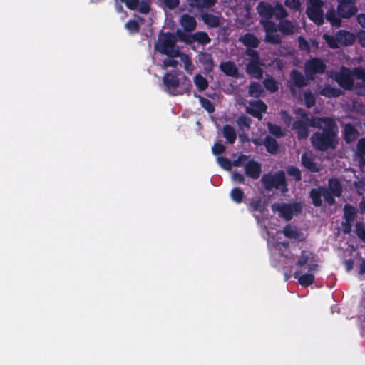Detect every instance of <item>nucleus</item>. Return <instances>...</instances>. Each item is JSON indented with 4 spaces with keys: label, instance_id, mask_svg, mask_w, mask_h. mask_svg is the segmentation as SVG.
<instances>
[{
    "label": "nucleus",
    "instance_id": "obj_1",
    "mask_svg": "<svg viewBox=\"0 0 365 365\" xmlns=\"http://www.w3.org/2000/svg\"><path fill=\"white\" fill-rule=\"evenodd\" d=\"M311 127L318 130L312 133L310 142L312 147L319 151L334 150L339 144V129L335 120L330 117L312 118L309 120Z\"/></svg>",
    "mask_w": 365,
    "mask_h": 365
},
{
    "label": "nucleus",
    "instance_id": "obj_2",
    "mask_svg": "<svg viewBox=\"0 0 365 365\" xmlns=\"http://www.w3.org/2000/svg\"><path fill=\"white\" fill-rule=\"evenodd\" d=\"M163 83L166 91L173 95L190 93L192 87L191 81L187 76H184L180 81L175 72H167L163 77Z\"/></svg>",
    "mask_w": 365,
    "mask_h": 365
},
{
    "label": "nucleus",
    "instance_id": "obj_3",
    "mask_svg": "<svg viewBox=\"0 0 365 365\" xmlns=\"http://www.w3.org/2000/svg\"><path fill=\"white\" fill-rule=\"evenodd\" d=\"M177 38L171 32H161L158 36V42L155 44V50L168 57H179L181 54L179 48H176Z\"/></svg>",
    "mask_w": 365,
    "mask_h": 365
},
{
    "label": "nucleus",
    "instance_id": "obj_4",
    "mask_svg": "<svg viewBox=\"0 0 365 365\" xmlns=\"http://www.w3.org/2000/svg\"><path fill=\"white\" fill-rule=\"evenodd\" d=\"M261 181L264 189L267 191L275 188L280 189L282 193L288 192V185L285 173L282 170L276 172L274 175L271 173L264 174L261 178Z\"/></svg>",
    "mask_w": 365,
    "mask_h": 365
},
{
    "label": "nucleus",
    "instance_id": "obj_5",
    "mask_svg": "<svg viewBox=\"0 0 365 365\" xmlns=\"http://www.w3.org/2000/svg\"><path fill=\"white\" fill-rule=\"evenodd\" d=\"M326 195V202L329 206L336 203L334 197H340L343 192V186L338 178H331L328 180V186L323 188Z\"/></svg>",
    "mask_w": 365,
    "mask_h": 365
},
{
    "label": "nucleus",
    "instance_id": "obj_6",
    "mask_svg": "<svg viewBox=\"0 0 365 365\" xmlns=\"http://www.w3.org/2000/svg\"><path fill=\"white\" fill-rule=\"evenodd\" d=\"M272 210L274 212H279V216L287 221L292 219L294 214L301 213L302 207L299 202H294L292 204L282 203L272 205Z\"/></svg>",
    "mask_w": 365,
    "mask_h": 365
},
{
    "label": "nucleus",
    "instance_id": "obj_7",
    "mask_svg": "<svg viewBox=\"0 0 365 365\" xmlns=\"http://www.w3.org/2000/svg\"><path fill=\"white\" fill-rule=\"evenodd\" d=\"M327 66L319 58L313 57L304 63V73L309 80H314L317 74L322 75L325 73Z\"/></svg>",
    "mask_w": 365,
    "mask_h": 365
},
{
    "label": "nucleus",
    "instance_id": "obj_8",
    "mask_svg": "<svg viewBox=\"0 0 365 365\" xmlns=\"http://www.w3.org/2000/svg\"><path fill=\"white\" fill-rule=\"evenodd\" d=\"M260 24L263 26L265 32V41L273 45H278L282 42V37L277 34L278 31V24H276L270 19H262Z\"/></svg>",
    "mask_w": 365,
    "mask_h": 365
},
{
    "label": "nucleus",
    "instance_id": "obj_9",
    "mask_svg": "<svg viewBox=\"0 0 365 365\" xmlns=\"http://www.w3.org/2000/svg\"><path fill=\"white\" fill-rule=\"evenodd\" d=\"M334 80L344 89L348 91L353 89L354 81L351 71L349 68L341 66L340 71L335 73Z\"/></svg>",
    "mask_w": 365,
    "mask_h": 365
},
{
    "label": "nucleus",
    "instance_id": "obj_10",
    "mask_svg": "<svg viewBox=\"0 0 365 365\" xmlns=\"http://www.w3.org/2000/svg\"><path fill=\"white\" fill-rule=\"evenodd\" d=\"M337 9L339 16L343 19H349L354 16L358 9L356 6V0H336Z\"/></svg>",
    "mask_w": 365,
    "mask_h": 365
},
{
    "label": "nucleus",
    "instance_id": "obj_11",
    "mask_svg": "<svg viewBox=\"0 0 365 365\" xmlns=\"http://www.w3.org/2000/svg\"><path fill=\"white\" fill-rule=\"evenodd\" d=\"M290 83L289 89L293 93L295 92V88H303L308 85L309 79L307 76H304L297 69H292L289 74Z\"/></svg>",
    "mask_w": 365,
    "mask_h": 365
},
{
    "label": "nucleus",
    "instance_id": "obj_12",
    "mask_svg": "<svg viewBox=\"0 0 365 365\" xmlns=\"http://www.w3.org/2000/svg\"><path fill=\"white\" fill-rule=\"evenodd\" d=\"M249 107H247L246 112L255 118L261 120L262 113H265L267 109L266 103L262 100H252L249 102Z\"/></svg>",
    "mask_w": 365,
    "mask_h": 365
},
{
    "label": "nucleus",
    "instance_id": "obj_13",
    "mask_svg": "<svg viewBox=\"0 0 365 365\" xmlns=\"http://www.w3.org/2000/svg\"><path fill=\"white\" fill-rule=\"evenodd\" d=\"M245 173L247 177L257 180L261 175L262 165L257 161L250 160L245 165Z\"/></svg>",
    "mask_w": 365,
    "mask_h": 365
},
{
    "label": "nucleus",
    "instance_id": "obj_14",
    "mask_svg": "<svg viewBox=\"0 0 365 365\" xmlns=\"http://www.w3.org/2000/svg\"><path fill=\"white\" fill-rule=\"evenodd\" d=\"M342 135L344 141L349 144L354 142L359 135V132L351 123H346L343 128Z\"/></svg>",
    "mask_w": 365,
    "mask_h": 365
},
{
    "label": "nucleus",
    "instance_id": "obj_15",
    "mask_svg": "<svg viewBox=\"0 0 365 365\" xmlns=\"http://www.w3.org/2000/svg\"><path fill=\"white\" fill-rule=\"evenodd\" d=\"M324 186H319L317 188H312L309 191V197L312 200V205L316 207L322 206V197H324L326 201L325 192L323 190Z\"/></svg>",
    "mask_w": 365,
    "mask_h": 365
},
{
    "label": "nucleus",
    "instance_id": "obj_16",
    "mask_svg": "<svg viewBox=\"0 0 365 365\" xmlns=\"http://www.w3.org/2000/svg\"><path fill=\"white\" fill-rule=\"evenodd\" d=\"M198 61L203 66L205 73H208L213 71L215 64L210 53L204 51L200 52L198 53Z\"/></svg>",
    "mask_w": 365,
    "mask_h": 365
},
{
    "label": "nucleus",
    "instance_id": "obj_17",
    "mask_svg": "<svg viewBox=\"0 0 365 365\" xmlns=\"http://www.w3.org/2000/svg\"><path fill=\"white\" fill-rule=\"evenodd\" d=\"M306 14L308 18L317 25L324 23V13L322 8L307 7Z\"/></svg>",
    "mask_w": 365,
    "mask_h": 365
},
{
    "label": "nucleus",
    "instance_id": "obj_18",
    "mask_svg": "<svg viewBox=\"0 0 365 365\" xmlns=\"http://www.w3.org/2000/svg\"><path fill=\"white\" fill-rule=\"evenodd\" d=\"M238 41L245 46L247 48H256L260 43V41L253 34L250 33L241 35Z\"/></svg>",
    "mask_w": 365,
    "mask_h": 365
},
{
    "label": "nucleus",
    "instance_id": "obj_19",
    "mask_svg": "<svg viewBox=\"0 0 365 365\" xmlns=\"http://www.w3.org/2000/svg\"><path fill=\"white\" fill-rule=\"evenodd\" d=\"M180 24L187 32H192L195 30L197 27L196 19L188 14H184L181 16Z\"/></svg>",
    "mask_w": 365,
    "mask_h": 365
},
{
    "label": "nucleus",
    "instance_id": "obj_20",
    "mask_svg": "<svg viewBox=\"0 0 365 365\" xmlns=\"http://www.w3.org/2000/svg\"><path fill=\"white\" fill-rule=\"evenodd\" d=\"M293 129L297 130L299 140L306 139L309 134L308 125L302 120H297L293 123Z\"/></svg>",
    "mask_w": 365,
    "mask_h": 365
},
{
    "label": "nucleus",
    "instance_id": "obj_21",
    "mask_svg": "<svg viewBox=\"0 0 365 365\" xmlns=\"http://www.w3.org/2000/svg\"><path fill=\"white\" fill-rule=\"evenodd\" d=\"M267 202L260 197L252 199L248 204V210L250 212H258L263 214L267 210Z\"/></svg>",
    "mask_w": 365,
    "mask_h": 365
},
{
    "label": "nucleus",
    "instance_id": "obj_22",
    "mask_svg": "<svg viewBox=\"0 0 365 365\" xmlns=\"http://www.w3.org/2000/svg\"><path fill=\"white\" fill-rule=\"evenodd\" d=\"M220 69L227 76L237 77L238 75V68L237 66L234 62L230 61L221 62L220 64Z\"/></svg>",
    "mask_w": 365,
    "mask_h": 365
},
{
    "label": "nucleus",
    "instance_id": "obj_23",
    "mask_svg": "<svg viewBox=\"0 0 365 365\" xmlns=\"http://www.w3.org/2000/svg\"><path fill=\"white\" fill-rule=\"evenodd\" d=\"M259 62H249L246 66L247 73L252 78L261 79L263 76V69L259 66Z\"/></svg>",
    "mask_w": 365,
    "mask_h": 365
},
{
    "label": "nucleus",
    "instance_id": "obj_24",
    "mask_svg": "<svg viewBox=\"0 0 365 365\" xmlns=\"http://www.w3.org/2000/svg\"><path fill=\"white\" fill-rule=\"evenodd\" d=\"M200 18L208 28H217L220 25V17L207 12L201 14Z\"/></svg>",
    "mask_w": 365,
    "mask_h": 365
},
{
    "label": "nucleus",
    "instance_id": "obj_25",
    "mask_svg": "<svg viewBox=\"0 0 365 365\" xmlns=\"http://www.w3.org/2000/svg\"><path fill=\"white\" fill-rule=\"evenodd\" d=\"M339 45L347 46L352 45L355 41L353 34L345 30H339L336 32Z\"/></svg>",
    "mask_w": 365,
    "mask_h": 365
},
{
    "label": "nucleus",
    "instance_id": "obj_26",
    "mask_svg": "<svg viewBox=\"0 0 365 365\" xmlns=\"http://www.w3.org/2000/svg\"><path fill=\"white\" fill-rule=\"evenodd\" d=\"M257 9L260 16L266 19H270L274 16V8L267 2H259L257 6Z\"/></svg>",
    "mask_w": 365,
    "mask_h": 365
},
{
    "label": "nucleus",
    "instance_id": "obj_27",
    "mask_svg": "<svg viewBox=\"0 0 365 365\" xmlns=\"http://www.w3.org/2000/svg\"><path fill=\"white\" fill-rule=\"evenodd\" d=\"M294 277L298 280V283L304 287H307L312 284L314 282L315 277L313 274L306 273L301 274L299 271H296L294 273Z\"/></svg>",
    "mask_w": 365,
    "mask_h": 365
},
{
    "label": "nucleus",
    "instance_id": "obj_28",
    "mask_svg": "<svg viewBox=\"0 0 365 365\" xmlns=\"http://www.w3.org/2000/svg\"><path fill=\"white\" fill-rule=\"evenodd\" d=\"M187 1L190 7L202 11L203 9H210L214 6L217 0H187Z\"/></svg>",
    "mask_w": 365,
    "mask_h": 365
},
{
    "label": "nucleus",
    "instance_id": "obj_29",
    "mask_svg": "<svg viewBox=\"0 0 365 365\" xmlns=\"http://www.w3.org/2000/svg\"><path fill=\"white\" fill-rule=\"evenodd\" d=\"M302 165L311 172L317 173L319 171V167L314 162V159L307 153L302 155Z\"/></svg>",
    "mask_w": 365,
    "mask_h": 365
},
{
    "label": "nucleus",
    "instance_id": "obj_30",
    "mask_svg": "<svg viewBox=\"0 0 365 365\" xmlns=\"http://www.w3.org/2000/svg\"><path fill=\"white\" fill-rule=\"evenodd\" d=\"M282 233L289 239H294L299 241L304 240L303 234L299 232L295 227L291 225H287L283 229Z\"/></svg>",
    "mask_w": 365,
    "mask_h": 365
},
{
    "label": "nucleus",
    "instance_id": "obj_31",
    "mask_svg": "<svg viewBox=\"0 0 365 365\" xmlns=\"http://www.w3.org/2000/svg\"><path fill=\"white\" fill-rule=\"evenodd\" d=\"M263 145L265 146L266 150L272 155L277 154L279 150V144L277 140L270 135L265 136Z\"/></svg>",
    "mask_w": 365,
    "mask_h": 365
},
{
    "label": "nucleus",
    "instance_id": "obj_32",
    "mask_svg": "<svg viewBox=\"0 0 365 365\" xmlns=\"http://www.w3.org/2000/svg\"><path fill=\"white\" fill-rule=\"evenodd\" d=\"M341 89L332 87L330 85H326L319 91V94L327 98H336L342 95Z\"/></svg>",
    "mask_w": 365,
    "mask_h": 365
},
{
    "label": "nucleus",
    "instance_id": "obj_33",
    "mask_svg": "<svg viewBox=\"0 0 365 365\" xmlns=\"http://www.w3.org/2000/svg\"><path fill=\"white\" fill-rule=\"evenodd\" d=\"M278 30L284 36L294 33V26L289 20H281L278 24Z\"/></svg>",
    "mask_w": 365,
    "mask_h": 365
},
{
    "label": "nucleus",
    "instance_id": "obj_34",
    "mask_svg": "<svg viewBox=\"0 0 365 365\" xmlns=\"http://www.w3.org/2000/svg\"><path fill=\"white\" fill-rule=\"evenodd\" d=\"M223 136L230 144H233L237 138L235 130L230 125H225L222 128Z\"/></svg>",
    "mask_w": 365,
    "mask_h": 365
},
{
    "label": "nucleus",
    "instance_id": "obj_35",
    "mask_svg": "<svg viewBox=\"0 0 365 365\" xmlns=\"http://www.w3.org/2000/svg\"><path fill=\"white\" fill-rule=\"evenodd\" d=\"M341 16L338 13V9H329L326 14V19L332 26H339L341 25Z\"/></svg>",
    "mask_w": 365,
    "mask_h": 365
},
{
    "label": "nucleus",
    "instance_id": "obj_36",
    "mask_svg": "<svg viewBox=\"0 0 365 365\" xmlns=\"http://www.w3.org/2000/svg\"><path fill=\"white\" fill-rule=\"evenodd\" d=\"M191 38L202 46H206L211 41V38L205 31H197L191 34Z\"/></svg>",
    "mask_w": 365,
    "mask_h": 365
},
{
    "label": "nucleus",
    "instance_id": "obj_37",
    "mask_svg": "<svg viewBox=\"0 0 365 365\" xmlns=\"http://www.w3.org/2000/svg\"><path fill=\"white\" fill-rule=\"evenodd\" d=\"M264 93V90L262 86L257 82H252L250 83L248 88V94L251 97L259 98Z\"/></svg>",
    "mask_w": 365,
    "mask_h": 365
},
{
    "label": "nucleus",
    "instance_id": "obj_38",
    "mask_svg": "<svg viewBox=\"0 0 365 365\" xmlns=\"http://www.w3.org/2000/svg\"><path fill=\"white\" fill-rule=\"evenodd\" d=\"M263 85L268 91L272 93L279 90V83L272 77L265 78L263 81Z\"/></svg>",
    "mask_w": 365,
    "mask_h": 365
},
{
    "label": "nucleus",
    "instance_id": "obj_39",
    "mask_svg": "<svg viewBox=\"0 0 365 365\" xmlns=\"http://www.w3.org/2000/svg\"><path fill=\"white\" fill-rule=\"evenodd\" d=\"M313 253L307 250H302L296 262V266L301 267L308 264Z\"/></svg>",
    "mask_w": 365,
    "mask_h": 365
},
{
    "label": "nucleus",
    "instance_id": "obj_40",
    "mask_svg": "<svg viewBox=\"0 0 365 365\" xmlns=\"http://www.w3.org/2000/svg\"><path fill=\"white\" fill-rule=\"evenodd\" d=\"M323 39L325 41L328 46L331 48L336 49L339 47V43L338 40L337 34L335 36L324 34L323 35Z\"/></svg>",
    "mask_w": 365,
    "mask_h": 365
},
{
    "label": "nucleus",
    "instance_id": "obj_41",
    "mask_svg": "<svg viewBox=\"0 0 365 365\" xmlns=\"http://www.w3.org/2000/svg\"><path fill=\"white\" fill-rule=\"evenodd\" d=\"M356 215V209L349 205H346L344 209V217L345 220L354 222Z\"/></svg>",
    "mask_w": 365,
    "mask_h": 365
},
{
    "label": "nucleus",
    "instance_id": "obj_42",
    "mask_svg": "<svg viewBox=\"0 0 365 365\" xmlns=\"http://www.w3.org/2000/svg\"><path fill=\"white\" fill-rule=\"evenodd\" d=\"M230 197L235 203L240 204L243 201L245 193L242 189L235 187L230 192Z\"/></svg>",
    "mask_w": 365,
    "mask_h": 365
},
{
    "label": "nucleus",
    "instance_id": "obj_43",
    "mask_svg": "<svg viewBox=\"0 0 365 365\" xmlns=\"http://www.w3.org/2000/svg\"><path fill=\"white\" fill-rule=\"evenodd\" d=\"M194 82L200 91L206 90L208 87L207 80L200 74L195 75Z\"/></svg>",
    "mask_w": 365,
    "mask_h": 365
},
{
    "label": "nucleus",
    "instance_id": "obj_44",
    "mask_svg": "<svg viewBox=\"0 0 365 365\" xmlns=\"http://www.w3.org/2000/svg\"><path fill=\"white\" fill-rule=\"evenodd\" d=\"M274 15L281 21L288 16V13L281 4L277 3L274 8Z\"/></svg>",
    "mask_w": 365,
    "mask_h": 365
},
{
    "label": "nucleus",
    "instance_id": "obj_45",
    "mask_svg": "<svg viewBox=\"0 0 365 365\" xmlns=\"http://www.w3.org/2000/svg\"><path fill=\"white\" fill-rule=\"evenodd\" d=\"M287 173L288 175L293 177L296 182H299L302 180V173L300 170L294 165H289L287 168Z\"/></svg>",
    "mask_w": 365,
    "mask_h": 365
},
{
    "label": "nucleus",
    "instance_id": "obj_46",
    "mask_svg": "<svg viewBox=\"0 0 365 365\" xmlns=\"http://www.w3.org/2000/svg\"><path fill=\"white\" fill-rule=\"evenodd\" d=\"M267 128L269 133L278 138L283 137L285 134L282 128L278 125L269 123Z\"/></svg>",
    "mask_w": 365,
    "mask_h": 365
},
{
    "label": "nucleus",
    "instance_id": "obj_47",
    "mask_svg": "<svg viewBox=\"0 0 365 365\" xmlns=\"http://www.w3.org/2000/svg\"><path fill=\"white\" fill-rule=\"evenodd\" d=\"M304 104L307 108H312L316 103V98L310 91L304 92Z\"/></svg>",
    "mask_w": 365,
    "mask_h": 365
},
{
    "label": "nucleus",
    "instance_id": "obj_48",
    "mask_svg": "<svg viewBox=\"0 0 365 365\" xmlns=\"http://www.w3.org/2000/svg\"><path fill=\"white\" fill-rule=\"evenodd\" d=\"M125 29L131 34H137L140 31V26L135 20H129L125 24Z\"/></svg>",
    "mask_w": 365,
    "mask_h": 365
},
{
    "label": "nucleus",
    "instance_id": "obj_49",
    "mask_svg": "<svg viewBox=\"0 0 365 365\" xmlns=\"http://www.w3.org/2000/svg\"><path fill=\"white\" fill-rule=\"evenodd\" d=\"M200 102L202 107L209 113H212L215 111V108L210 100L200 96Z\"/></svg>",
    "mask_w": 365,
    "mask_h": 365
},
{
    "label": "nucleus",
    "instance_id": "obj_50",
    "mask_svg": "<svg viewBox=\"0 0 365 365\" xmlns=\"http://www.w3.org/2000/svg\"><path fill=\"white\" fill-rule=\"evenodd\" d=\"M252 119L245 115H241L237 119V123L240 128H246L250 130L252 123Z\"/></svg>",
    "mask_w": 365,
    "mask_h": 365
},
{
    "label": "nucleus",
    "instance_id": "obj_51",
    "mask_svg": "<svg viewBox=\"0 0 365 365\" xmlns=\"http://www.w3.org/2000/svg\"><path fill=\"white\" fill-rule=\"evenodd\" d=\"M219 165L225 170H230L232 167V162L226 157L218 156L217 158Z\"/></svg>",
    "mask_w": 365,
    "mask_h": 365
},
{
    "label": "nucleus",
    "instance_id": "obj_52",
    "mask_svg": "<svg viewBox=\"0 0 365 365\" xmlns=\"http://www.w3.org/2000/svg\"><path fill=\"white\" fill-rule=\"evenodd\" d=\"M284 4L287 7L294 11H300L302 4L300 0H285Z\"/></svg>",
    "mask_w": 365,
    "mask_h": 365
},
{
    "label": "nucleus",
    "instance_id": "obj_53",
    "mask_svg": "<svg viewBox=\"0 0 365 365\" xmlns=\"http://www.w3.org/2000/svg\"><path fill=\"white\" fill-rule=\"evenodd\" d=\"M357 154L360 158L365 157V138H360L356 143Z\"/></svg>",
    "mask_w": 365,
    "mask_h": 365
},
{
    "label": "nucleus",
    "instance_id": "obj_54",
    "mask_svg": "<svg viewBox=\"0 0 365 365\" xmlns=\"http://www.w3.org/2000/svg\"><path fill=\"white\" fill-rule=\"evenodd\" d=\"M245 54L251 58L249 62L260 61L259 53L253 48H247L245 51Z\"/></svg>",
    "mask_w": 365,
    "mask_h": 365
},
{
    "label": "nucleus",
    "instance_id": "obj_55",
    "mask_svg": "<svg viewBox=\"0 0 365 365\" xmlns=\"http://www.w3.org/2000/svg\"><path fill=\"white\" fill-rule=\"evenodd\" d=\"M352 76H354L356 78L365 81V68L361 67H356L351 72Z\"/></svg>",
    "mask_w": 365,
    "mask_h": 365
},
{
    "label": "nucleus",
    "instance_id": "obj_56",
    "mask_svg": "<svg viewBox=\"0 0 365 365\" xmlns=\"http://www.w3.org/2000/svg\"><path fill=\"white\" fill-rule=\"evenodd\" d=\"M226 150V147L222 143L217 142L214 144L212 148V152L215 155L220 156Z\"/></svg>",
    "mask_w": 365,
    "mask_h": 365
},
{
    "label": "nucleus",
    "instance_id": "obj_57",
    "mask_svg": "<svg viewBox=\"0 0 365 365\" xmlns=\"http://www.w3.org/2000/svg\"><path fill=\"white\" fill-rule=\"evenodd\" d=\"M248 159V156L245 154H240L235 160L232 161V166L241 167L245 165V161Z\"/></svg>",
    "mask_w": 365,
    "mask_h": 365
},
{
    "label": "nucleus",
    "instance_id": "obj_58",
    "mask_svg": "<svg viewBox=\"0 0 365 365\" xmlns=\"http://www.w3.org/2000/svg\"><path fill=\"white\" fill-rule=\"evenodd\" d=\"M356 233L363 242L365 243V227L363 224L360 222L356 224Z\"/></svg>",
    "mask_w": 365,
    "mask_h": 365
},
{
    "label": "nucleus",
    "instance_id": "obj_59",
    "mask_svg": "<svg viewBox=\"0 0 365 365\" xmlns=\"http://www.w3.org/2000/svg\"><path fill=\"white\" fill-rule=\"evenodd\" d=\"M299 48L302 51L307 52L310 51V47L307 41L303 36H299L298 38Z\"/></svg>",
    "mask_w": 365,
    "mask_h": 365
},
{
    "label": "nucleus",
    "instance_id": "obj_60",
    "mask_svg": "<svg viewBox=\"0 0 365 365\" xmlns=\"http://www.w3.org/2000/svg\"><path fill=\"white\" fill-rule=\"evenodd\" d=\"M123 2L126 7L130 10L138 9L139 6V0H120Z\"/></svg>",
    "mask_w": 365,
    "mask_h": 365
},
{
    "label": "nucleus",
    "instance_id": "obj_61",
    "mask_svg": "<svg viewBox=\"0 0 365 365\" xmlns=\"http://www.w3.org/2000/svg\"><path fill=\"white\" fill-rule=\"evenodd\" d=\"M171 57H169L168 58H165L163 61V66L164 68H168V67H173L175 68L178 66V61L175 60L173 58H170Z\"/></svg>",
    "mask_w": 365,
    "mask_h": 365
},
{
    "label": "nucleus",
    "instance_id": "obj_62",
    "mask_svg": "<svg viewBox=\"0 0 365 365\" xmlns=\"http://www.w3.org/2000/svg\"><path fill=\"white\" fill-rule=\"evenodd\" d=\"M178 35L180 39L186 43L187 44H191L194 42H196V41L192 40V38H191V34L187 35L182 32L178 31Z\"/></svg>",
    "mask_w": 365,
    "mask_h": 365
},
{
    "label": "nucleus",
    "instance_id": "obj_63",
    "mask_svg": "<svg viewBox=\"0 0 365 365\" xmlns=\"http://www.w3.org/2000/svg\"><path fill=\"white\" fill-rule=\"evenodd\" d=\"M164 5L170 10L177 8L180 4V0H163Z\"/></svg>",
    "mask_w": 365,
    "mask_h": 365
},
{
    "label": "nucleus",
    "instance_id": "obj_64",
    "mask_svg": "<svg viewBox=\"0 0 365 365\" xmlns=\"http://www.w3.org/2000/svg\"><path fill=\"white\" fill-rule=\"evenodd\" d=\"M150 10V4L148 2L145 1H142L140 4V6L138 8V11L142 14H148Z\"/></svg>",
    "mask_w": 365,
    "mask_h": 365
}]
</instances>
